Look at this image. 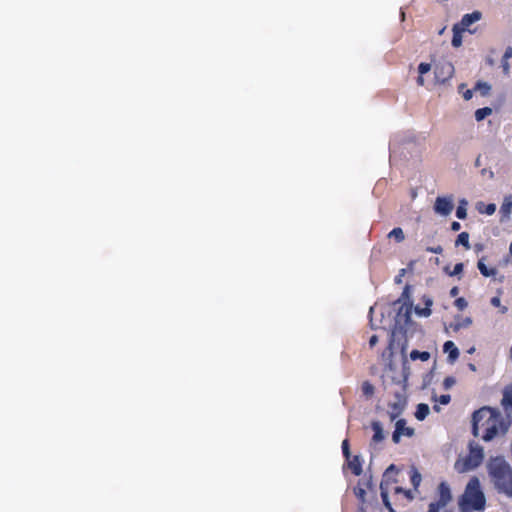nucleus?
I'll list each match as a JSON object with an SVG mask.
<instances>
[{
	"instance_id": "nucleus-1",
	"label": "nucleus",
	"mask_w": 512,
	"mask_h": 512,
	"mask_svg": "<svg viewBox=\"0 0 512 512\" xmlns=\"http://www.w3.org/2000/svg\"><path fill=\"white\" fill-rule=\"evenodd\" d=\"M509 426L510 421L493 408L483 407L473 414V433L477 436L482 431L484 441L504 435Z\"/></svg>"
},
{
	"instance_id": "nucleus-2",
	"label": "nucleus",
	"mask_w": 512,
	"mask_h": 512,
	"mask_svg": "<svg viewBox=\"0 0 512 512\" xmlns=\"http://www.w3.org/2000/svg\"><path fill=\"white\" fill-rule=\"evenodd\" d=\"M490 482L497 493L512 499V467L503 457H492L486 463Z\"/></svg>"
},
{
	"instance_id": "nucleus-3",
	"label": "nucleus",
	"mask_w": 512,
	"mask_h": 512,
	"mask_svg": "<svg viewBox=\"0 0 512 512\" xmlns=\"http://www.w3.org/2000/svg\"><path fill=\"white\" fill-rule=\"evenodd\" d=\"M458 505L461 512L483 511L485 509L486 498L478 477L470 478Z\"/></svg>"
},
{
	"instance_id": "nucleus-4",
	"label": "nucleus",
	"mask_w": 512,
	"mask_h": 512,
	"mask_svg": "<svg viewBox=\"0 0 512 512\" xmlns=\"http://www.w3.org/2000/svg\"><path fill=\"white\" fill-rule=\"evenodd\" d=\"M484 458V452L481 446L478 444H470L469 454L464 458H459L454 468L458 473H465L476 469L482 463Z\"/></svg>"
},
{
	"instance_id": "nucleus-5",
	"label": "nucleus",
	"mask_w": 512,
	"mask_h": 512,
	"mask_svg": "<svg viewBox=\"0 0 512 512\" xmlns=\"http://www.w3.org/2000/svg\"><path fill=\"white\" fill-rule=\"evenodd\" d=\"M434 74L437 83H444L452 78L454 74V66L451 62L441 61L436 65Z\"/></svg>"
},
{
	"instance_id": "nucleus-6",
	"label": "nucleus",
	"mask_w": 512,
	"mask_h": 512,
	"mask_svg": "<svg viewBox=\"0 0 512 512\" xmlns=\"http://www.w3.org/2000/svg\"><path fill=\"white\" fill-rule=\"evenodd\" d=\"M453 199L452 197H437L435 204H434V210L437 214L442 216L449 215L453 210Z\"/></svg>"
},
{
	"instance_id": "nucleus-7",
	"label": "nucleus",
	"mask_w": 512,
	"mask_h": 512,
	"mask_svg": "<svg viewBox=\"0 0 512 512\" xmlns=\"http://www.w3.org/2000/svg\"><path fill=\"white\" fill-rule=\"evenodd\" d=\"M452 501V494L449 485L441 482L438 486V500L434 502L442 507L447 506Z\"/></svg>"
},
{
	"instance_id": "nucleus-8",
	"label": "nucleus",
	"mask_w": 512,
	"mask_h": 512,
	"mask_svg": "<svg viewBox=\"0 0 512 512\" xmlns=\"http://www.w3.org/2000/svg\"><path fill=\"white\" fill-rule=\"evenodd\" d=\"M482 18V13L480 11H474L470 14H465L461 21L457 24H455L456 26H458L460 29H462L463 31H468L470 33H473L474 31H471L469 29V27L479 21L480 19Z\"/></svg>"
},
{
	"instance_id": "nucleus-9",
	"label": "nucleus",
	"mask_w": 512,
	"mask_h": 512,
	"mask_svg": "<svg viewBox=\"0 0 512 512\" xmlns=\"http://www.w3.org/2000/svg\"><path fill=\"white\" fill-rule=\"evenodd\" d=\"M413 429L406 426V422L404 420H398L395 425V431L392 435V439L395 443L400 441L401 436H412Z\"/></svg>"
},
{
	"instance_id": "nucleus-10",
	"label": "nucleus",
	"mask_w": 512,
	"mask_h": 512,
	"mask_svg": "<svg viewBox=\"0 0 512 512\" xmlns=\"http://www.w3.org/2000/svg\"><path fill=\"white\" fill-rule=\"evenodd\" d=\"M443 350L448 353V361L454 363L459 357V350L452 341H446L443 345Z\"/></svg>"
},
{
	"instance_id": "nucleus-11",
	"label": "nucleus",
	"mask_w": 512,
	"mask_h": 512,
	"mask_svg": "<svg viewBox=\"0 0 512 512\" xmlns=\"http://www.w3.org/2000/svg\"><path fill=\"white\" fill-rule=\"evenodd\" d=\"M472 325V319L470 317H458L454 323L450 324V328L454 332H458L462 328H468Z\"/></svg>"
},
{
	"instance_id": "nucleus-12",
	"label": "nucleus",
	"mask_w": 512,
	"mask_h": 512,
	"mask_svg": "<svg viewBox=\"0 0 512 512\" xmlns=\"http://www.w3.org/2000/svg\"><path fill=\"white\" fill-rule=\"evenodd\" d=\"M348 460V466L351 469V471L355 475H360L362 473V462L358 456H354L352 458L349 457Z\"/></svg>"
},
{
	"instance_id": "nucleus-13",
	"label": "nucleus",
	"mask_w": 512,
	"mask_h": 512,
	"mask_svg": "<svg viewBox=\"0 0 512 512\" xmlns=\"http://www.w3.org/2000/svg\"><path fill=\"white\" fill-rule=\"evenodd\" d=\"M372 429L374 432V435L372 437L373 443L381 442L384 439V433L383 428L379 422H373L372 423Z\"/></svg>"
},
{
	"instance_id": "nucleus-14",
	"label": "nucleus",
	"mask_w": 512,
	"mask_h": 512,
	"mask_svg": "<svg viewBox=\"0 0 512 512\" xmlns=\"http://www.w3.org/2000/svg\"><path fill=\"white\" fill-rule=\"evenodd\" d=\"M476 209L481 214L492 215L496 211V205L495 204H485L483 202H478L476 204Z\"/></svg>"
},
{
	"instance_id": "nucleus-15",
	"label": "nucleus",
	"mask_w": 512,
	"mask_h": 512,
	"mask_svg": "<svg viewBox=\"0 0 512 512\" xmlns=\"http://www.w3.org/2000/svg\"><path fill=\"white\" fill-rule=\"evenodd\" d=\"M424 302H425V305L426 307L425 308H419V307H416L415 308V312L416 314H418L419 316H422V317H428L431 315V309L430 307L432 306L433 304V301L431 298L429 297H425L424 298Z\"/></svg>"
},
{
	"instance_id": "nucleus-16",
	"label": "nucleus",
	"mask_w": 512,
	"mask_h": 512,
	"mask_svg": "<svg viewBox=\"0 0 512 512\" xmlns=\"http://www.w3.org/2000/svg\"><path fill=\"white\" fill-rule=\"evenodd\" d=\"M452 31H453L452 45L454 47L458 48L462 45V33L464 31L456 25L453 26Z\"/></svg>"
},
{
	"instance_id": "nucleus-17",
	"label": "nucleus",
	"mask_w": 512,
	"mask_h": 512,
	"mask_svg": "<svg viewBox=\"0 0 512 512\" xmlns=\"http://www.w3.org/2000/svg\"><path fill=\"white\" fill-rule=\"evenodd\" d=\"M512 210V195H508L504 197L503 203L500 208V212L505 216L508 217Z\"/></svg>"
},
{
	"instance_id": "nucleus-18",
	"label": "nucleus",
	"mask_w": 512,
	"mask_h": 512,
	"mask_svg": "<svg viewBox=\"0 0 512 512\" xmlns=\"http://www.w3.org/2000/svg\"><path fill=\"white\" fill-rule=\"evenodd\" d=\"M477 267H478L479 271L481 272V274L485 277H492V276L496 275V272H497L496 269L488 268L485 265V263L483 262V260L478 261Z\"/></svg>"
},
{
	"instance_id": "nucleus-19",
	"label": "nucleus",
	"mask_w": 512,
	"mask_h": 512,
	"mask_svg": "<svg viewBox=\"0 0 512 512\" xmlns=\"http://www.w3.org/2000/svg\"><path fill=\"white\" fill-rule=\"evenodd\" d=\"M410 358H411V360H421V361L425 362L430 359V353L427 351L420 352L418 350H413L410 353Z\"/></svg>"
},
{
	"instance_id": "nucleus-20",
	"label": "nucleus",
	"mask_w": 512,
	"mask_h": 512,
	"mask_svg": "<svg viewBox=\"0 0 512 512\" xmlns=\"http://www.w3.org/2000/svg\"><path fill=\"white\" fill-rule=\"evenodd\" d=\"M501 403L505 408L512 407V385L504 390Z\"/></svg>"
},
{
	"instance_id": "nucleus-21",
	"label": "nucleus",
	"mask_w": 512,
	"mask_h": 512,
	"mask_svg": "<svg viewBox=\"0 0 512 512\" xmlns=\"http://www.w3.org/2000/svg\"><path fill=\"white\" fill-rule=\"evenodd\" d=\"M428 414H429V406L427 404L421 403L417 406L415 417L418 420H424Z\"/></svg>"
},
{
	"instance_id": "nucleus-22",
	"label": "nucleus",
	"mask_w": 512,
	"mask_h": 512,
	"mask_svg": "<svg viewBox=\"0 0 512 512\" xmlns=\"http://www.w3.org/2000/svg\"><path fill=\"white\" fill-rule=\"evenodd\" d=\"M467 205H468L467 200H465V199L460 200L459 206L457 207V210H456V216L459 219H465L466 218V216H467Z\"/></svg>"
},
{
	"instance_id": "nucleus-23",
	"label": "nucleus",
	"mask_w": 512,
	"mask_h": 512,
	"mask_svg": "<svg viewBox=\"0 0 512 512\" xmlns=\"http://www.w3.org/2000/svg\"><path fill=\"white\" fill-rule=\"evenodd\" d=\"M380 489H381V497H382V500H383V503L385 505V507L390 511V512H394V510L392 509L391 507V504H390V501H389V498H388V490L387 488L385 487V484L384 482L381 483L380 485Z\"/></svg>"
},
{
	"instance_id": "nucleus-24",
	"label": "nucleus",
	"mask_w": 512,
	"mask_h": 512,
	"mask_svg": "<svg viewBox=\"0 0 512 512\" xmlns=\"http://www.w3.org/2000/svg\"><path fill=\"white\" fill-rule=\"evenodd\" d=\"M491 113H492V109L489 107L480 108V109L476 110V112H475V119L477 121H482L487 116H489Z\"/></svg>"
},
{
	"instance_id": "nucleus-25",
	"label": "nucleus",
	"mask_w": 512,
	"mask_h": 512,
	"mask_svg": "<svg viewBox=\"0 0 512 512\" xmlns=\"http://www.w3.org/2000/svg\"><path fill=\"white\" fill-rule=\"evenodd\" d=\"M388 237L395 239L397 242H402L405 238L403 230L399 227L390 231Z\"/></svg>"
},
{
	"instance_id": "nucleus-26",
	"label": "nucleus",
	"mask_w": 512,
	"mask_h": 512,
	"mask_svg": "<svg viewBox=\"0 0 512 512\" xmlns=\"http://www.w3.org/2000/svg\"><path fill=\"white\" fill-rule=\"evenodd\" d=\"M456 245H463L466 249H469V234L467 232L460 233L457 237Z\"/></svg>"
},
{
	"instance_id": "nucleus-27",
	"label": "nucleus",
	"mask_w": 512,
	"mask_h": 512,
	"mask_svg": "<svg viewBox=\"0 0 512 512\" xmlns=\"http://www.w3.org/2000/svg\"><path fill=\"white\" fill-rule=\"evenodd\" d=\"M410 478H411L412 485L416 489L420 485L421 474L415 468H412L410 470Z\"/></svg>"
},
{
	"instance_id": "nucleus-28",
	"label": "nucleus",
	"mask_w": 512,
	"mask_h": 512,
	"mask_svg": "<svg viewBox=\"0 0 512 512\" xmlns=\"http://www.w3.org/2000/svg\"><path fill=\"white\" fill-rule=\"evenodd\" d=\"M491 304L494 306V307H499L500 308V311L501 313H506L507 312V307L506 306H502L501 305V300L499 297H493L491 299Z\"/></svg>"
},
{
	"instance_id": "nucleus-29",
	"label": "nucleus",
	"mask_w": 512,
	"mask_h": 512,
	"mask_svg": "<svg viewBox=\"0 0 512 512\" xmlns=\"http://www.w3.org/2000/svg\"><path fill=\"white\" fill-rule=\"evenodd\" d=\"M362 391L365 395L371 396L374 393V387L370 383L365 382L362 385Z\"/></svg>"
},
{
	"instance_id": "nucleus-30",
	"label": "nucleus",
	"mask_w": 512,
	"mask_h": 512,
	"mask_svg": "<svg viewBox=\"0 0 512 512\" xmlns=\"http://www.w3.org/2000/svg\"><path fill=\"white\" fill-rule=\"evenodd\" d=\"M433 399L435 402H439L442 405H447L450 402L451 397H450V395L446 394V395H441L439 398L434 396Z\"/></svg>"
},
{
	"instance_id": "nucleus-31",
	"label": "nucleus",
	"mask_w": 512,
	"mask_h": 512,
	"mask_svg": "<svg viewBox=\"0 0 512 512\" xmlns=\"http://www.w3.org/2000/svg\"><path fill=\"white\" fill-rule=\"evenodd\" d=\"M431 70V65L429 63H420L418 66V72L421 75H425Z\"/></svg>"
},
{
	"instance_id": "nucleus-32",
	"label": "nucleus",
	"mask_w": 512,
	"mask_h": 512,
	"mask_svg": "<svg viewBox=\"0 0 512 512\" xmlns=\"http://www.w3.org/2000/svg\"><path fill=\"white\" fill-rule=\"evenodd\" d=\"M467 305H468L467 301L462 297L455 300V306L459 310H464L467 307Z\"/></svg>"
},
{
	"instance_id": "nucleus-33",
	"label": "nucleus",
	"mask_w": 512,
	"mask_h": 512,
	"mask_svg": "<svg viewBox=\"0 0 512 512\" xmlns=\"http://www.w3.org/2000/svg\"><path fill=\"white\" fill-rule=\"evenodd\" d=\"M354 493L362 502H364L365 490L362 487H360V486L355 487Z\"/></svg>"
},
{
	"instance_id": "nucleus-34",
	"label": "nucleus",
	"mask_w": 512,
	"mask_h": 512,
	"mask_svg": "<svg viewBox=\"0 0 512 512\" xmlns=\"http://www.w3.org/2000/svg\"><path fill=\"white\" fill-rule=\"evenodd\" d=\"M462 271H463V264L458 263L454 266L453 270L451 272H449V275L456 276V275H459L460 273H462Z\"/></svg>"
},
{
	"instance_id": "nucleus-35",
	"label": "nucleus",
	"mask_w": 512,
	"mask_h": 512,
	"mask_svg": "<svg viewBox=\"0 0 512 512\" xmlns=\"http://www.w3.org/2000/svg\"><path fill=\"white\" fill-rule=\"evenodd\" d=\"M395 493H404L405 496L409 499V500H412L414 498V495L412 494L411 491H407V490H404L403 488L401 487H396L395 488Z\"/></svg>"
},
{
	"instance_id": "nucleus-36",
	"label": "nucleus",
	"mask_w": 512,
	"mask_h": 512,
	"mask_svg": "<svg viewBox=\"0 0 512 512\" xmlns=\"http://www.w3.org/2000/svg\"><path fill=\"white\" fill-rule=\"evenodd\" d=\"M455 379L453 377H446L444 379L443 385L445 389L451 388L455 384Z\"/></svg>"
},
{
	"instance_id": "nucleus-37",
	"label": "nucleus",
	"mask_w": 512,
	"mask_h": 512,
	"mask_svg": "<svg viewBox=\"0 0 512 512\" xmlns=\"http://www.w3.org/2000/svg\"><path fill=\"white\" fill-rule=\"evenodd\" d=\"M342 450H343V454L345 455V457L347 459H349L350 457V451H349V443H348V440H344L342 442Z\"/></svg>"
},
{
	"instance_id": "nucleus-38",
	"label": "nucleus",
	"mask_w": 512,
	"mask_h": 512,
	"mask_svg": "<svg viewBox=\"0 0 512 512\" xmlns=\"http://www.w3.org/2000/svg\"><path fill=\"white\" fill-rule=\"evenodd\" d=\"M476 89L481 90L482 94H486L490 90V86L487 83H478Z\"/></svg>"
},
{
	"instance_id": "nucleus-39",
	"label": "nucleus",
	"mask_w": 512,
	"mask_h": 512,
	"mask_svg": "<svg viewBox=\"0 0 512 512\" xmlns=\"http://www.w3.org/2000/svg\"><path fill=\"white\" fill-rule=\"evenodd\" d=\"M501 66L503 68V72L508 75L509 72H510V66H509V62L507 60H503L502 59V62H501Z\"/></svg>"
},
{
	"instance_id": "nucleus-40",
	"label": "nucleus",
	"mask_w": 512,
	"mask_h": 512,
	"mask_svg": "<svg viewBox=\"0 0 512 512\" xmlns=\"http://www.w3.org/2000/svg\"><path fill=\"white\" fill-rule=\"evenodd\" d=\"M442 508H443L442 506L437 505V504L432 502L429 505L428 512H439V510L442 509Z\"/></svg>"
},
{
	"instance_id": "nucleus-41",
	"label": "nucleus",
	"mask_w": 512,
	"mask_h": 512,
	"mask_svg": "<svg viewBox=\"0 0 512 512\" xmlns=\"http://www.w3.org/2000/svg\"><path fill=\"white\" fill-rule=\"evenodd\" d=\"M427 250L435 254H441L443 252V248L441 246L427 248Z\"/></svg>"
},
{
	"instance_id": "nucleus-42",
	"label": "nucleus",
	"mask_w": 512,
	"mask_h": 512,
	"mask_svg": "<svg viewBox=\"0 0 512 512\" xmlns=\"http://www.w3.org/2000/svg\"><path fill=\"white\" fill-rule=\"evenodd\" d=\"M512 57V48H507L504 52V55L502 57L503 60H509Z\"/></svg>"
},
{
	"instance_id": "nucleus-43",
	"label": "nucleus",
	"mask_w": 512,
	"mask_h": 512,
	"mask_svg": "<svg viewBox=\"0 0 512 512\" xmlns=\"http://www.w3.org/2000/svg\"><path fill=\"white\" fill-rule=\"evenodd\" d=\"M472 95H473L472 90H466L463 93V97H464L465 100H470L472 98Z\"/></svg>"
},
{
	"instance_id": "nucleus-44",
	"label": "nucleus",
	"mask_w": 512,
	"mask_h": 512,
	"mask_svg": "<svg viewBox=\"0 0 512 512\" xmlns=\"http://www.w3.org/2000/svg\"><path fill=\"white\" fill-rule=\"evenodd\" d=\"M378 342V337L376 335H373L370 340H369V345L371 347H373L374 345H376Z\"/></svg>"
},
{
	"instance_id": "nucleus-45",
	"label": "nucleus",
	"mask_w": 512,
	"mask_h": 512,
	"mask_svg": "<svg viewBox=\"0 0 512 512\" xmlns=\"http://www.w3.org/2000/svg\"><path fill=\"white\" fill-rule=\"evenodd\" d=\"M417 83L420 86H424L425 85L424 75L419 74V77L417 78Z\"/></svg>"
},
{
	"instance_id": "nucleus-46",
	"label": "nucleus",
	"mask_w": 512,
	"mask_h": 512,
	"mask_svg": "<svg viewBox=\"0 0 512 512\" xmlns=\"http://www.w3.org/2000/svg\"><path fill=\"white\" fill-rule=\"evenodd\" d=\"M458 293H459V289H458V287H453V288L450 290V295H451L452 297L457 296V295H458Z\"/></svg>"
},
{
	"instance_id": "nucleus-47",
	"label": "nucleus",
	"mask_w": 512,
	"mask_h": 512,
	"mask_svg": "<svg viewBox=\"0 0 512 512\" xmlns=\"http://www.w3.org/2000/svg\"><path fill=\"white\" fill-rule=\"evenodd\" d=\"M403 310H405V312H404V316L408 318V317H409V313H410V308H408V307L403 308V307H402V308L400 309L399 316L401 315V313H402V311H403Z\"/></svg>"
},
{
	"instance_id": "nucleus-48",
	"label": "nucleus",
	"mask_w": 512,
	"mask_h": 512,
	"mask_svg": "<svg viewBox=\"0 0 512 512\" xmlns=\"http://www.w3.org/2000/svg\"><path fill=\"white\" fill-rule=\"evenodd\" d=\"M451 229H452L453 231H458V230L460 229V224H459L458 222H453V223L451 224Z\"/></svg>"
},
{
	"instance_id": "nucleus-49",
	"label": "nucleus",
	"mask_w": 512,
	"mask_h": 512,
	"mask_svg": "<svg viewBox=\"0 0 512 512\" xmlns=\"http://www.w3.org/2000/svg\"><path fill=\"white\" fill-rule=\"evenodd\" d=\"M396 469V467L394 465H390L386 471H385V476H388L390 472L394 471Z\"/></svg>"
},
{
	"instance_id": "nucleus-50",
	"label": "nucleus",
	"mask_w": 512,
	"mask_h": 512,
	"mask_svg": "<svg viewBox=\"0 0 512 512\" xmlns=\"http://www.w3.org/2000/svg\"><path fill=\"white\" fill-rule=\"evenodd\" d=\"M468 367H469V369H470L471 371H474V372L476 371V367H475V365H474V364H469V365H468Z\"/></svg>"
},
{
	"instance_id": "nucleus-51",
	"label": "nucleus",
	"mask_w": 512,
	"mask_h": 512,
	"mask_svg": "<svg viewBox=\"0 0 512 512\" xmlns=\"http://www.w3.org/2000/svg\"><path fill=\"white\" fill-rule=\"evenodd\" d=\"M433 409H434L435 411H437V412H439V411H440V407H439L437 404H435V405L433 406Z\"/></svg>"
},
{
	"instance_id": "nucleus-52",
	"label": "nucleus",
	"mask_w": 512,
	"mask_h": 512,
	"mask_svg": "<svg viewBox=\"0 0 512 512\" xmlns=\"http://www.w3.org/2000/svg\"><path fill=\"white\" fill-rule=\"evenodd\" d=\"M474 351H475V348H474V347H471V348L468 350V353L472 354V353H474Z\"/></svg>"
},
{
	"instance_id": "nucleus-53",
	"label": "nucleus",
	"mask_w": 512,
	"mask_h": 512,
	"mask_svg": "<svg viewBox=\"0 0 512 512\" xmlns=\"http://www.w3.org/2000/svg\"><path fill=\"white\" fill-rule=\"evenodd\" d=\"M509 356L512 359V346L510 347V350H509Z\"/></svg>"
},
{
	"instance_id": "nucleus-54",
	"label": "nucleus",
	"mask_w": 512,
	"mask_h": 512,
	"mask_svg": "<svg viewBox=\"0 0 512 512\" xmlns=\"http://www.w3.org/2000/svg\"><path fill=\"white\" fill-rule=\"evenodd\" d=\"M509 252H510V254L512 255V242H511V244H510V246H509Z\"/></svg>"
},
{
	"instance_id": "nucleus-55",
	"label": "nucleus",
	"mask_w": 512,
	"mask_h": 512,
	"mask_svg": "<svg viewBox=\"0 0 512 512\" xmlns=\"http://www.w3.org/2000/svg\"><path fill=\"white\" fill-rule=\"evenodd\" d=\"M404 18H405V13L401 12V19L404 20Z\"/></svg>"
},
{
	"instance_id": "nucleus-56",
	"label": "nucleus",
	"mask_w": 512,
	"mask_h": 512,
	"mask_svg": "<svg viewBox=\"0 0 512 512\" xmlns=\"http://www.w3.org/2000/svg\"><path fill=\"white\" fill-rule=\"evenodd\" d=\"M401 281V276H398L397 282Z\"/></svg>"
}]
</instances>
